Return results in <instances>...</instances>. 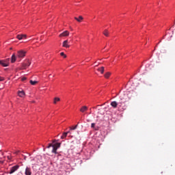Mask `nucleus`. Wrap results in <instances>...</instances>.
Listing matches in <instances>:
<instances>
[{
    "mask_svg": "<svg viewBox=\"0 0 175 175\" xmlns=\"http://www.w3.org/2000/svg\"><path fill=\"white\" fill-rule=\"evenodd\" d=\"M21 80H22V81H25V80H27V77H22Z\"/></svg>",
    "mask_w": 175,
    "mask_h": 175,
    "instance_id": "nucleus-24",
    "label": "nucleus"
},
{
    "mask_svg": "<svg viewBox=\"0 0 175 175\" xmlns=\"http://www.w3.org/2000/svg\"><path fill=\"white\" fill-rule=\"evenodd\" d=\"M98 72H100L102 75L105 72V67H101L100 68H98Z\"/></svg>",
    "mask_w": 175,
    "mask_h": 175,
    "instance_id": "nucleus-17",
    "label": "nucleus"
},
{
    "mask_svg": "<svg viewBox=\"0 0 175 175\" xmlns=\"http://www.w3.org/2000/svg\"><path fill=\"white\" fill-rule=\"evenodd\" d=\"M30 84H31V85H36L38 84V81L30 80Z\"/></svg>",
    "mask_w": 175,
    "mask_h": 175,
    "instance_id": "nucleus-18",
    "label": "nucleus"
},
{
    "mask_svg": "<svg viewBox=\"0 0 175 175\" xmlns=\"http://www.w3.org/2000/svg\"><path fill=\"white\" fill-rule=\"evenodd\" d=\"M66 133H70V131L66 132Z\"/></svg>",
    "mask_w": 175,
    "mask_h": 175,
    "instance_id": "nucleus-30",
    "label": "nucleus"
},
{
    "mask_svg": "<svg viewBox=\"0 0 175 175\" xmlns=\"http://www.w3.org/2000/svg\"><path fill=\"white\" fill-rule=\"evenodd\" d=\"M83 16H79V18L77 17H75V20H76L77 21H78V23H81V21H83Z\"/></svg>",
    "mask_w": 175,
    "mask_h": 175,
    "instance_id": "nucleus-12",
    "label": "nucleus"
},
{
    "mask_svg": "<svg viewBox=\"0 0 175 175\" xmlns=\"http://www.w3.org/2000/svg\"><path fill=\"white\" fill-rule=\"evenodd\" d=\"M53 146H55L56 148H59V147H61V143H56L55 144H53Z\"/></svg>",
    "mask_w": 175,
    "mask_h": 175,
    "instance_id": "nucleus-21",
    "label": "nucleus"
},
{
    "mask_svg": "<svg viewBox=\"0 0 175 175\" xmlns=\"http://www.w3.org/2000/svg\"><path fill=\"white\" fill-rule=\"evenodd\" d=\"M18 96H20L21 98H24V96H25V92H24V91H19L18 92Z\"/></svg>",
    "mask_w": 175,
    "mask_h": 175,
    "instance_id": "nucleus-10",
    "label": "nucleus"
},
{
    "mask_svg": "<svg viewBox=\"0 0 175 175\" xmlns=\"http://www.w3.org/2000/svg\"><path fill=\"white\" fill-rule=\"evenodd\" d=\"M5 80V79H3V77H0V81H3Z\"/></svg>",
    "mask_w": 175,
    "mask_h": 175,
    "instance_id": "nucleus-28",
    "label": "nucleus"
},
{
    "mask_svg": "<svg viewBox=\"0 0 175 175\" xmlns=\"http://www.w3.org/2000/svg\"><path fill=\"white\" fill-rule=\"evenodd\" d=\"M77 129V125H76L74 127H70V131H75V129Z\"/></svg>",
    "mask_w": 175,
    "mask_h": 175,
    "instance_id": "nucleus-23",
    "label": "nucleus"
},
{
    "mask_svg": "<svg viewBox=\"0 0 175 175\" xmlns=\"http://www.w3.org/2000/svg\"><path fill=\"white\" fill-rule=\"evenodd\" d=\"M91 127L92 128H95V123H92Z\"/></svg>",
    "mask_w": 175,
    "mask_h": 175,
    "instance_id": "nucleus-27",
    "label": "nucleus"
},
{
    "mask_svg": "<svg viewBox=\"0 0 175 175\" xmlns=\"http://www.w3.org/2000/svg\"><path fill=\"white\" fill-rule=\"evenodd\" d=\"M7 158H8V161H11L12 156H8Z\"/></svg>",
    "mask_w": 175,
    "mask_h": 175,
    "instance_id": "nucleus-26",
    "label": "nucleus"
},
{
    "mask_svg": "<svg viewBox=\"0 0 175 175\" xmlns=\"http://www.w3.org/2000/svg\"><path fill=\"white\" fill-rule=\"evenodd\" d=\"M55 142H57V140L55 139L53 141V143H55Z\"/></svg>",
    "mask_w": 175,
    "mask_h": 175,
    "instance_id": "nucleus-31",
    "label": "nucleus"
},
{
    "mask_svg": "<svg viewBox=\"0 0 175 175\" xmlns=\"http://www.w3.org/2000/svg\"><path fill=\"white\" fill-rule=\"evenodd\" d=\"M24 159L25 161L27 159V157L25 156Z\"/></svg>",
    "mask_w": 175,
    "mask_h": 175,
    "instance_id": "nucleus-32",
    "label": "nucleus"
},
{
    "mask_svg": "<svg viewBox=\"0 0 175 175\" xmlns=\"http://www.w3.org/2000/svg\"><path fill=\"white\" fill-rule=\"evenodd\" d=\"M53 150H52V152L53 154H57V150H58L57 147H55V145H53Z\"/></svg>",
    "mask_w": 175,
    "mask_h": 175,
    "instance_id": "nucleus-14",
    "label": "nucleus"
},
{
    "mask_svg": "<svg viewBox=\"0 0 175 175\" xmlns=\"http://www.w3.org/2000/svg\"><path fill=\"white\" fill-rule=\"evenodd\" d=\"M103 35H104L105 36H107V38H108L109 33V30L105 29V30L103 31Z\"/></svg>",
    "mask_w": 175,
    "mask_h": 175,
    "instance_id": "nucleus-15",
    "label": "nucleus"
},
{
    "mask_svg": "<svg viewBox=\"0 0 175 175\" xmlns=\"http://www.w3.org/2000/svg\"><path fill=\"white\" fill-rule=\"evenodd\" d=\"M53 144H49V146H47V148H50L51 147H53Z\"/></svg>",
    "mask_w": 175,
    "mask_h": 175,
    "instance_id": "nucleus-25",
    "label": "nucleus"
},
{
    "mask_svg": "<svg viewBox=\"0 0 175 175\" xmlns=\"http://www.w3.org/2000/svg\"><path fill=\"white\" fill-rule=\"evenodd\" d=\"M68 40H64V42H63V46L64 47H66V49H69V47H70V45H69L68 44Z\"/></svg>",
    "mask_w": 175,
    "mask_h": 175,
    "instance_id": "nucleus-8",
    "label": "nucleus"
},
{
    "mask_svg": "<svg viewBox=\"0 0 175 175\" xmlns=\"http://www.w3.org/2000/svg\"><path fill=\"white\" fill-rule=\"evenodd\" d=\"M60 55L62 57H64V58H66V55H65V53L64 52L60 53Z\"/></svg>",
    "mask_w": 175,
    "mask_h": 175,
    "instance_id": "nucleus-22",
    "label": "nucleus"
},
{
    "mask_svg": "<svg viewBox=\"0 0 175 175\" xmlns=\"http://www.w3.org/2000/svg\"><path fill=\"white\" fill-rule=\"evenodd\" d=\"M118 103H117L116 101H113L111 103V106L113 107V109H116L118 106Z\"/></svg>",
    "mask_w": 175,
    "mask_h": 175,
    "instance_id": "nucleus-13",
    "label": "nucleus"
},
{
    "mask_svg": "<svg viewBox=\"0 0 175 175\" xmlns=\"http://www.w3.org/2000/svg\"><path fill=\"white\" fill-rule=\"evenodd\" d=\"M20 152V150H17L16 152H14V154H18Z\"/></svg>",
    "mask_w": 175,
    "mask_h": 175,
    "instance_id": "nucleus-29",
    "label": "nucleus"
},
{
    "mask_svg": "<svg viewBox=\"0 0 175 175\" xmlns=\"http://www.w3.org/2000/svg\"><path fill=\"white\" fill-rule=\"evenodd\" d=\"M16 54L14 53V54L12 55V57H11V62H12V64H14V62H16Z\"/></svg>",
    "mask_w": 175,
    "mask_h": 175,
    "instance_id": "nucleus-11",
    "label": "nucleus"
},
{
    "mask_svg": "<svg viewBox=\"0 0 175 175\" xmlns=\"http://www.w3.org/2000/svg\"><path fill=\"white\" fill-rule=\"evenodd\" d=\"M0 65L4 67L9 66V59L7 60H0Z\"/></svg>",
    "mask_w": 175,
    "mask_h": 175,
    "instance_id": "nucleus-4",
    "label": "nucleus"
},
{
    "mask_svg": "<svg viewBox=\"0 0 175 175\" xmlns=\"http://www.w3.org/2000/svg\"><path fill=\"white\" fill-rule=\"evenodd\" d=\"M29 65H31V62H29V60H25L23 64H22V68L21 69H27V68H28V66H29Z\"/></svg>",
    "mask_w": 175,
    "mask_h": 175,
    "instance_id": "nucleus-3",
    "label": "nucleus"
},
{
    "mask_svg": "<svg viewBox=\"0 0 175 175\" xmlns=\"http://www.w3.org/2000/svg\"><path fill=\"white\" fill-rule=\"evenodd\" d=\"M68 136V133H64L63 135L61 137V139H65Z\"/></svg>",
    "mask_w": 175,
    "mask_h": 175,
    "instance_id": "nucleus-20",
    "label": "nucleus"
},
{
    "mask_svg": "<svg viewBox=\"0 0 175 175\" xmlns=\"http://www.w3.org/2000/svg\"><path fill=\"white\" fill-rule=\"evenodd\" d=\"M25 54H27V52L25 51H19L17 53V57L18 58H24L25 57Z\"/></svg>",
    "mask_w": 175,
    "mask_h": 175,
    "instance_id": "nucleus-2",
    "label": "nucleus"
},
{
    "mask_svg": "<svg viewBox=\"0 0 175 175\" xmlns=\"http://www.w3.org/2000/svg\"><path fill=\"white\" fill-rule=\"evenodd\" d=\"M59 100H61V99L58 97H55L54 99H53V103L54 105H57V102H59Z\"/></svg>",
    "mask_w": 175,
    "mask_h": 175,
    "instance_id": "nucleus-16",
    "label": "nucleus"
},
{
    "mask_svg": "<svg viewBox=\"0 0 175 175\" xmlns=\"http://www.w3.org/2000/svg\"><path fill=\"white\" fill-rule=\"evenodd\" d=\"M59 38H64L65 36H69V31H65L63 33L59 34Z\"/></svg>",
    "mask_w": 175,
    "mask_h": 175,
    "instance_id": "nucleus-7",
    "label": "nucleus"
},
{
    "mask_svg": "<svg viewBox=\"0 0 175 175\" xmlns=\"http://www.w3.org/2000/svg\"><path fill=\"white\" fill-rule=\"evenodd\" d=\"M17 39L18 40H21L22 39H27V35L25 34H18L16 36Z\"/></svg>",
    "mask_w": 175,
    "mask_h": 175,
    "instance_id": "nucleus-6",
    "label": "nucleus"
},
{
    "mask_svg": "<svg viewBox=\"0 0 175 175\" xmlns=\"http://www.w3.org/2000/svg\"><path fill=\"white\" fill-rule=\"evenodd\" d=\"M10 50H13V48H12V47H11V48H10Z\"/></svg>",
    "mask_w": 175,
    "mask_h": 175,
    "instance_id": "nucleus-33",
    "label": "nucleus"
},
{
    "mask_svg": "<svg viewBox=\"0 0 175 175\" xmlns=\"http://www.w3.org/2000/svg\"><path fill=\"white\" fill-rule=\"evenodd\" d=\"M88 110V107L87 106H83L80 109L81 113H85Z\"/></svg>",
    "mask_w": 175,
    "mask_h": 175,
    "instance_id": "nucleus-9",
    "label": "nucleus"
},
{
    "mask_svg": "<svg viewBox=\"0 0 175 175\" xmlns=\"http://www.w3.org/2000/svg\"><path fill=\"white\" fill-rule=\"evenodd\" d=\"M25 175H31L32 174V171L31 170V167H27L25 171Z\"/></svg>",
    "mask_w": 175,
    "mask_h": 175,
    "instance_id": "nucleus-5",
    "label": "nucleus"
},
{
    "mask_svg": "<svg viewBox=\"0 0 175 175\" xmlns=\"http://www.w3.org/2000/svg\"><path fill=\"white\" fill-rule=\"evenodd\" d=\"M19 168H20V165H18L12 167L10 170L9 174H13V173H14L15 172H17V170H18Z\"/></svg>",
    "mask_w": 175,
    "mask_h": 175,
    "instance_id": "nucleus-1",
    "label": "nucleus"
},
{
    "mask_svg": "<svg viewBox=\"0 0 175 175\" xmlns=\"http://www.w3.org/2000/svg\"><path fill=\"white\" fill-rule=\"evenodd\" d=\"M111 75V73L108 72L104 76H105V79H109V77H110Z\"/></svg>",
    "mask_w": 175,
    "mask_h": 175,
    "instance_id": "nucleus-19",
    "label": "nucleus"
}]
</instances>
